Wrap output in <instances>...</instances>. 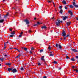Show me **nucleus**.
<instances>
[{
    "instance_id": "1",
    "label": "nucleus",
    "mask_w": 78,
    "mask_h": 78,
    "mask_svg": "<svg viewBox=\"0 0 78 78\" xmlns=\"http://www.w3.org/2000/svg\"><path fill=\"white\" fill-rule=\"evenodd\" d=\"M62 36L63 37V39L64 40H65V39H66V37H66V34L65 32V31L64 30H63V32H62Z\"/></svg>"
},
{
    "instance_id": "2",
    "label": "nucleus",
    "mask_w": 78,
    "mask_h": 78,
    "mask_svg": "<svg viewBox=\"0 0 78 78\" xmlns=\"http://www.w3.org/2000/svg\"><path fill=\"white\" fill-rule=\"evenodd\" d=\"M61 23H60V20L58 21V22H56V24L57 27H59Z\"/></svg>"
},
{
    "instance_id": "3",
    "label": "nucleus",
    "mask_w": 78,
    "mask_h": 78,
    "mask_svg": "<svg viewBox=\"0 0 78 78\" xmlns=\"http://www.w3.org/2000/svg\"><path fill=\"white\" fill-rule=\"evenodd\" d=\"M24 22H26V24L27 25H28L30 23V22H29V21L27 20H24Z\"/></svg>"
},
{
    "instance_id": "4",
    "label": "nucleus",
    "mask_w": 78,
    "mask_h": 78,
    "mask_svg": "<svg viewBox=\"0 0 78 78\" xmlns=\"http://www.w3.org/2000/svg\"><path fill=\"white\" fill-rule=\"evenodd\" d=\"M12 72H13V73H16V72H17V69H12Z\"/></svg>"
},
{
    "instance_id": "5",
    "label": "nucleus",
    "mask_w": 78,
    "mask_h": 78,
    "mask_svg": "<svg viewBox=\"0 0 78 78\" xmlns=\"http://www.w3.org/2000/svg\"><path fill=\"white\" fill-rule=\"evenodd\" d=\"M68 12L69 14H70L71 16L73 15V13H72V12L71 11L69 10L68 11Z\"/></svg>"
},
{
    "instance_id": "6",
    "label": "nucleus",
    "mask_w": 78,
    "mask_h": 78,
    "mask_svg": "<svg viewBox=\"0 0 78 78\" xmlns=\"http://www.w3.org/2000/svg\"><path fill=\"white\" fill-rule=\"evenodd\" d=\"M71 50L74 52H78V50L75 49H71Z\"/></svg>"
},
{
    "instance_id": "7",
    "label": "nucleus",
    "mask_w": 78,
    "mask_h": 78,
    "mask_svg": "<svg viewBox=\"0 0 78 78\" xmlns=\"http://www.w3.org/2000/svg\"><path fill=\"white\" fill-rule=\"evenodd\" d=\"M44 56H43L41 57V59L42 60V61H44V62H45V59H44Z\"/></svg>"
},
{
    "instance_id": "8",
    "label": "nucleus",
    "mask_w": 78,
    "mask_h": 78,
    "mask_svg": "<svg viewBox=\"0 0 78 78\" xmlns=\"http://www.w3.org/2000/svg\"><path fill=\"white\" fill-rule=\"evenodd\" d=\"M63 20H66V19L67 18H68V16H65V17L63 16Z\"/></svg>"
},
{
    "instance_id": "9",
    "label": "nucleus",
    "mask_w": 78,
    "mask_h": 78,
    "mask_svg": "<svg viewBox=\"0 0 78 78\" xmlns=\"http://www.w3.org/2000/svg\"><path fill=\"white\" fill-rule=\"evenodd\" d=\"M5 64L7 66H11V63H5Z\"/></svg>"
},
{
    "instance_id": "10",
    "label": "nucleus",
    "mask_w": 78,
    "mask_h": 78,
    "mask_svg": "<svg viewBox=\"0 0 78 78\" xmlns=\"http://www.w3.org/2000/svg\"><path fill=\"white\" fill-rule=\"evenodd\" d=\"M41 28L42 29H46V28H47V27H46V26H44L41 27Z\"/></svg>"
},
{
    "instance_id": "11",
    "label": "nucleus",
    "mask_w": 78,
    "mask_h": 78,
    "mask_svg": "<svg viewBox=\"0 0 78 78\" xmlns=\"http://www.w3.org/2000/svg\"><path fill=\"white\" fill-rule=\"evenodd\" d=\"M9 15V13L8 12H7L6 15L4 16V18H6Z\"/></svg>"
},
{
    "instance_id": "12",
    "label": "nucleus",
    "mask_w": 78,
    "mask_h": 78,
    "mask_svg": "<svg viewBox=\"0 0 78 78\" xmlns=\"http://www.w3.org/2000/svg\"><path fill=\"white\" fill-rule=\"evenodd\" d=\"M12 68H9L8 69V71H9V72H10V71H11V70H12Z\"/></svg>"
},
{
    "instance_id": "13",
    "label": "nucleus",
    "mask_w": 78,
    "mask_h": 78,
    "mask_svg": "<svg viewBox=\"0 0 78 78\" xmlns=\"http://www.w3.org/2000/svg\"><path fill=\"white\" fill-rule=\"evenodd\" d=\"M4 22V19H2L0 20V23H3Z\"/></svg>"
},
{
    "instance_id": "14",
    "label": "nucleus",
    "mask_w": 78,
    "mask_h": 78,
    "mask_svg": "<svg viewBox=\"0 0 78 78\" xmlns=\"http://www.w3.org/2000/svg\"><path fill=\"white\" fill-rule=\"evenodd\" d=\"M62 3L63 4H65V5H66V4H67V3L66 2V1H65V0L63 1Z\"/></svg>"
},
{
    "instance_id": "15",
    "label": "nucleus",
    "mask_w": 78,
    "mask_h": 78,
    "mask_svg": "<svg viewBox=\"0 0 78 78\" xmlns=\"http://www.w3.org/2000/svg\"><path fill=\"white\" fill-rule=\"evenodd\" d=\"M66 24L67 26H69V25H70V22H67L66 23Z\"/></svg>"
},
{
    "instance_id": "16",
    "label": "nucleus",
    "mask_w": 78,
    "mask_h": 78,
    "mask_svg": "<svg viewBox=\"0 0 78 78\" xmlns=\"http://www.w3.org/2000/svg\"><path fill=\"white\" fill-rule=\"evenodd\" d=\"M63 11L62 9H61L60 10V13L61 14H62V12H63Z\"/></svg>"
},
{
    "instance_id": "17",
    "label": "nucleus",
    "mask_w": 78,
    "mask_h": 78,
    "mask_svg": "<svg viewBox=\"0 0 78 78\" xmlns=\"http://www.w3.org/2000/svg\"><path fill=\"white\" fill-rule=\"evenodd\" d=\"M58 45L59 48H62V47L61 46V45H60V44H59Z\"/></svg>"
},
{
    "instance_id": "18",
    "label": "nucleus",
    "mask_w": 78,
    "mask_h": 78,
    "mask_svg": "<svg viewBox=\"0 0 78 78\" xmlns=\"http://www.w3.org/2000/svg\"><path fill=\"white\" fill-rule=\"evenodd\" d=\"M73 6L72 5H69V7L70 8H71L73 9Z\"/></svg>"
},
{
    "instance_id": "19",
    "label": "nucleus",
    "mask_w": 78,
    "mask_h": 78,
    "mask_svg": "<svg viewBox=\"0 0 78 78\" xmlns=\"http://www.w3.org/2000/svg\"><path fill=\"white\" fill-rule=\"evenodd\" d=\"M4 60V58H0V60L1 61H3Z\"/></svg>"
},
{
    "instance_id": "20",
    "label": "nucleus",
    "mask_w": 78,
    "mask_h": 78,
    "mask_svg": "<svg viewBox=\"0 0 78 78\" xmlns=\"http://www.w3.org/2000/svg\"><path fill=\"white\" fill-rule=\"evenodd\" d=\"M37 24L38 25H40V24H42V23L41 22H38L37 23Z\"/></svg>"
},
{
    "instance_id": "21",
    "label": "nucleus",
    "mask_w": 78,
    "mask_h": 78,
    "mask_svg": "<svg viewBox=\"0 0 78 78\" xmlns=\"http://www.w3.org/2000/svg\"><path fill=\"white\" fill-rule=\"evenodd\" d=\"M74 71H75L77 73H78V70H77L76 69H74Z\"/></svg>"
},
{
    "instance_id": "22",
    "label": "nucleus",
    "mask_w": 78,
    "mask_h": 78,
    "mask_svg": "<svg viewBox=\"0 0 78 78\" xmlns=\"http://www.w3.org/2000/svg\"><path fill=\"white\" fill-rule=\"evenodd\" d=\"M71 61H75V59H74V58H71Z\"/></svg>"
},
{
    "instance_id": "23",
    "label": "nucleus",
    "mask_w": 78,
    "mask_h": 78,
    "mask_svg": "<svg viewBox=\"0 0 78 78\" xmlns=\"http://www.w3.org/2000/svg\"><path fill=\"white\" fill-rule=\"evenodd\" d=\"M73 6H74V5H76V3H75V2H73Z\"/></svg>"
},
{
    "instance_id": "24",
    "label": "nucleus",
    "mask_w": 78,
    "mask_h": 78,
    "mask_svg": "<svg viewBox=\"0 0 78 78\" xmlns=\"http://www.w3.org/2000/svg\"><path fill=\"white\" fill-rule=\"evenodd\" d=\"M74 6L75 8H78V5H76V4Z\"/></svg>"
},
{
    "instance_id": "25",
    "label": "nucleus",
    "mask_w": 78,
    "mask_h": 78,
    "mask_svg": "<svg viewBox=\"0 0 78 78\" xmlns=\"http://www.w3.org/2000/svg\"><path fill=\"white\" fill-rule=\"evenodd\" d=\"M15 31H14L13 32L11 33V34H15L14 33Z\"/></svg>"
},
{
    "instance_id": "26",
    "label": "nucleus",
    "mask_w": 78,
    "mask_h": 78,
    "mask_svg": "<svg viewBox=\"0 0 78 78\" xmlns=\"http://www.w3.org/2000/svg\"><path fill=\"white\" fill-rule=\"evenodd\" d=\"M53 54H50L49 55V56H53Z\"/></svg>"
},
{
    "instance_id": "27",
    "label": "nucleus",
    "mask_w": 78,
    "mask_h": 78,
    "mask_svg": "<svg viewBox=\"0 0 78 78\" xmlns=\"http://www.w3.org/2000/svg\"><path fill=\"white\" fill-rule=\"evenodd\" d=\"M20 54H19L18 56H17L16 58H19V57H20Z\"/></svg>"
},
{
    "instance_id": "28",
    "label": "nucleus",
    "mask_w": 78,
    "mask_h": 78,
    "mask_svg": "<svg viewBox=\"0 0 78 78\" xmlns=\"http://www.w3.org/2000/svg\"><path fill=\"white\" fill-rule=\"evenodd\" d=\"M43 51L42 49H41L40 50V53H42V52H43Z\"/></svg>"
},
{
    "instance_id": "29",
    "label": "nucleus",
    "mask_w": 78,
    "mask_h": 78,
    "mask_svg": "<svg viewBox=\"0 0 78 78\" xmlns=\"http://www.w3.org/2000/svg\"><path fill=\"white\" fill-rule=\"evenodd\" d=\"M53 63L54 64H57L58 63V62L56 61H54L53 62Z\"/></svg>"
},
{
    "instance_id": "30",
    "label": "nucleus",
    "mask_w": 78,
    "mask_h": 78,
    "mask_svg": "<svg viewBox=\"0 0 78 78\" xmlns=\"http://www.w3.org/2000/svg\"><path fill=\"white\" fill-rule=\"evenodd\" d=\"M24 50L25 51H27V48H24Z\"/></svg>"
},
{
    "instance_id": "31",
    "label": "nucleus",
    "mask_w": 78,
    "mask_h": 78,
    "mask_svg": "<svg viewBox=\"0 0 78 78\" xmlns=\"http://www.w3.org/2000/svg\"><path fill=\"white\" fill-rule=\"evenodd\" d=\"M56 47L58 48V44H56L55 45Z\"/></svg>"
},
{
    "instance_id": "32",
    "label": "nucleus",
    "mask_w": 78,
    "mask_h": 78,
    "mask_svg": "<svg viewBox=\"0 0 78 78\" xmlns=\"http://www.w3.org/2000/svg\"><path fill=\"white\" fill-rule=\"evenodd\" d=\"M13 36H14V35H10V37H12Z\"/></svg>"
},
{
    "instance_id": "33",
    "label": "nucleus",
    "mask_w": 78,
    "mask_h": 78,
    "mask_svg": "<svg viewBox=\"0 0 78 78\" xmlns=\"http://www.w3.org/2000/svg\"><path fill=\"white\" fill-rule=\"evenodd\" d=\"M59 9H61L62 8V6H59Z\"/></svg>"
},
{
    "instance_id": "34",
    "label": "nucleus",
    "mask_w": 78,
    "mask_h": 78,
    "mask_svg": "<svg viewBox=\"0 0 78 78\" xmlns=\"http://www.w3.org/2000/svg\"><path fill=\"white\" fill-rule=\"evenodd\" d=\"M23 32H21L20 33V34L21 35H22V34H23Z\"/></svg>"
},
{
    "instance_id": "35",
    "label": "nucleus",
    "mask_w": 78,
    "mask_h": 78,
    "mask_svg": "<svg viewBox=\"0 0 78 78\" xmlns=\"http://www.w3.org/2000/svg\"><path fill=\"white\" fill-rule=\"evenodd\" d=\"M50 54H53V52L52 51V52H50Z\"/></svg>"
},
{
    "instance_id": "36",
    "label": "nucleus",
    "mask_w": 78,
    "mask_h": 78,
    "mask_svg": "<svg viewBox=\"0 0 78 78\" xmlns=\"http://www.w3.org/2000/svg\"><path fill=\"white\" fill-rule=\"evenodd\" d=\"M21 70H24V69H23V67L21 68Z\"/></svg>"
},
{
    "instance_id": "37",
    "label": "nucleus",
    "mask_w": 78,
    "mask_h": 78,
    "mask_svg": "<svg viewBox=\"0 0 78 78\" xmlns=\"http://www.w3.org/2000/svg\"><path fill=\"white\" fill-rule=\"evenodd\" d=\"M9 31H12V29H10V28H9Z\"/></svg>"
},
{
    "instance_id": "38",
    "label": "nucleus",
    "mask_w": 78,
    "mask_h": 78,
    "mask_svg": "<svg viewBox=\"0 0 78 78\" xmlns=\"http://www.w3.org/2000/svg\"><path fill=\"white\" fill-rule=\"evenodd\" d=\"M65 9H67V7L66 6H65Z\"/></svg>"
},
{
    "instance_id": "39",
    "label": "nucleus",
    "mask_w": 78,
    "mask_h": 78,
    "mask_svg": "<svg viewBox=\"0 0 78 78\" xmlns=\"http://www.w3.org/2000/svg\"><path fill=\"white\" fill-rule=\"evenodd\" d=\"M66 59H69V57H68V56L67 55H66Z\"/></svg>"
},
{
    "instance_id": "40",
    "label": "nucleus",
    "mask_w": 78,
    "mask_h": 78,
    "mask_svg": "<svg viewBox=\"0 0 78 78\" xmlns=\"http://www.w3.org/2000/svg\"><path fill=\"white\" fill-rule=\"evenodd\" d=\"M34 48H33V47H32L31 48V50H34Z\"/></svg>"
},
{
    "instance_id": "41",
    "label": "nucleus",
    "mask_w": 78,
    "mask_h": 78,
    "mask_svg": "<svg viewBox=\"0 0 78 78\" xmlns=\"http://www.w3.org/2000/svg\"><path fill=\"white\" fill-rule=\"evenodd\" d=\"M72 68L73 69H75V66H72Z\"/></svg>"
},
{
    "instance_id": "42",
    "label": "nucleus",
    "mask_w": 78,
    "mask_h": 78,
    "mask_svg": "<svg viewBox=\"0 0 78 78\" xmlns=\"http://www.w3.org/2000/svg\"><path fill=\"white\" fill-rule=\"evenodd\" d=\"M19 37H22V35H19Z\"/></svg>"
},
{
    "instance_id": "43",
    "label": "nucleus",
    "mask_w": 78,
    "mask_h": 78,
    "mask_svg": "<svg viewBox=\"0 0 78 78\" xmlns=\"http://www.w3.org/2000/svg\"><path fill=\"white\" fill-rule=\"evenodd\" d=\"M48 49H49V50H51V48H50V47H48Z\"/></svg>"
},
{
    "instance_id": "44",
    "label": "nucleus",
    "mask_w": 78,
    "mask_h": 78,
    "mask_svg": "<svg viewBox=\"0 0 78 78\" xmlns=\"http://www.w3.org/2000/svg\"><path fill=\"white\" fill-rule=\"evenodd\" d=\"M38 66H40L41 65V63H38Z\"/></svg>"
},
{
    "instance_id": "45",
    "label": "nucleus",
    "mask_w": 78,
    "mask_h": 78,
    "mask_svg": "<svg viewBox=\"0 0 78 78\" xmlns=\"http://www.w3.org/2000/svg\"><path fill=\"white\" fill-rule=\"evenodd\" d=\"M70 35H67L66 36V37H69V36Z\"/></svg>"
},
{
    "instance_id": "46",
    "label": "nucleus",
    "mask_w": 78,
    "mask_h": 78,
    "mask_svg": "<svg viewBox=\"0 0 78 78\" xmlns=\"http://www.w3.org/2000/svg\"><path fill=\"white\" fill-rule=\"evenodd\" d=\"M29 33H31V31L30 30H29Z\"/></svg>"
},
{
    "instance_id": "47",
    "label": "nucleus",
    "mask_w": 78,
    "mask_h": 78,
    "mask_svg": "<svg viewBox=\"0 0 78 78\" xmlns=\"http://www.w3.org/2000/svg\"><path fill=\"white\" fill-rule=\"evenodd\" d=\"M37 24H35L33 26H34V27H35V26H37Z\"/></svg>"
},
{
    "instance_id": "48",
    "label": "nucleus",
    "mask_w": 78,
    "mask_h": 78,
    "mask_svg": "<svg viewBox=\"0 0 78 78\" xmlns=\"http://www.w3.org/2000/svg\"><path fill=\"white\" fill-rule=\"evenodd\" d=\"M6 42L4 43V45H5V46H6Z\"/></svg>"
},
{
    "instance_id": "49",
    "label": "nucleus",
    "mask_w": 78,
    "mask_h": 78,
    "mask_svg": "<svg viewBox=\"0 0 78 78\" xmlns=\"http://www.w3.org/2000/svg\"><path fill=\"white\" fill-rule=\"evenodd\" d=\"M14 48V49H15V50H17V48Z\"/></svg>"
},
{
    "instance_id": "50",
    "label": "nucleus",
    "mask_w": 78,
    "mask_h": 78,
    "mask_svg": "<svg viewBox=\"0 0 78 78\" xmlns=\"http://www.w3.org/2000/svg\"><path fill=\"white\" fill-rule=\"evenodd\" d=\"M76 58L77 59H78V56H76Z\"/></svg>"
},
{
    "instance_id": "51",
    "label": "nucleus",
    "mask_w": 78,
    "mask_h": 78,
    "mask_svg": "<svg viewBox=\"0 0 78 78\" xmlns=\"http://www.w3.org/2000/svg\"><path fill=\"white\" fill-rule=\"evenodd\" d=\"M17 51H18V52H19V53H20V51H19V49H17Z\"/></svg>"
},
{
    "instance_id": "52",
    "label": "nucleus",
    "mask_w": 78,
    "mask_h": 78,
    "mask_svg": "<svg viewBox=\"0 0 78 78\" xmlns=\"http://www.w3.org/2000/svg\"><path fill=\"white\" fill-rule=\"evenodd\" d=\"M30 54H32V52H31V51H30Z\"/></svg>"
},
{
    "instance_id": "53",
    "label": "nucleus",
    "mask_w": 78,
    "mask_h": 78,
    "mask_svg": "<svg viewBox=\"0 0 78 78\" xmlns=\"http://www.w3.org/2000/svg\"><path fill=\"white\" fill-rule=\"evenodd\" d=\"M51 2V1H49L48 2V3H50Z\"/></svg>"
},
{
    "instance_id": "54",
    "label": "nucleus",
    "mask_w": 78,
    "mask_h": 78,
    "mask_svg": "<svg viewBox=\"0 0 78 78\" xmlns=\"http://www.w3.org/2000/svg\"><path fill=\"white\" fill-rule=\"evenodd\" d=\"M76 68H77L76 66H74V68L76 69Z\"/></svg>"
},
{
    "instance_id": "55",
    "label": "nucleus",
    "mask_w": 78,
    "mask_h": 78,
    "mask_svg": "<svg viewBox=\"0 0 78 78\" xmlns=\"http://www.w3.org/2000/svg\"><path fill=\"white\" fill-rule=\"evenodd\" d=\"M76 20H78V17L76 18Z\"/></svg>"
},
{
    "instance_id": "56",
    "label": "nucleus",
    "mask_w": 78,
    "mask_h": 78,
    "mask_svg": "<svg viewBox=\"0 0 78 78\" xmlns=\"http://www.w3.org/2000/svg\"><path fill=\"white\" fill-rule=\"evenodd\" d=\"M43 78H47V77H46V76H45L43 77Z\"/></svg>"
},
{
    "instance_id": "57",
    "label": "nucleus",
    "mask_w": 78,
    "mask_h": 78,
    "mask_svg": "<svg viewBox=\"0 0 78 78\" xmlns=\"http://www.w3.org/2000/svg\"><path fill=\"white\" fill-rule=\"evenodd\" d=\"M61 68H59L58 69V70H61Z\"/></svg>"
},
{
    "instance_id": "58",
    "label": "nucleus",
    "mask_w": 78,
    "mask_h": 78,
    "mask_svg": "<svg viewBox=\"0 0 78 78\" xmlns=\"http://www.w3.org/2000/svg\"><path fill=\"white\" fill-rule=\"evenodd\" d=\"M5 56H7V55H4Z\"/></svg>"
},
{
    "instance_id": "59",
    "label": "nucleus",
    "mask_w": 78,
    "mask_h": 78,
    "mask_svg": "<svg viewBox=\"0 0 78 78\" xmlns=\"http://www.w3.org/2000/svg\"><path fill=\"white\" fill-rule=\"evenodd\" d=\"M6 44H7V43H9V42L8 41H7V42H5Z\"/></svg>"
},
{
    "instance_id": "60",
    "label": "nucleus",
    "mask_w": 78,
    "mask_h": 78,
    "mask_svg": "<svg viewBox=\"0 0 78 78\" xmlns=\"http://www.w3.org/2000/svg\"><path fill=\"white\" fill-rule=\"evenodd\" d=\"M54 18V17H53L51 18V19H53Z\"/></svg>"
},
{
    "instance_id": "61",
    "label": "nucleus",
    "mask_w": 78,
    "mask_h": 78,
    "mask_svg": "<svg viewBox=\"0 0 78 78\" xmlns=\"http://www.w3.org/2000/svg\"><path fill=\"white\" fill-rule=\"evenodd\" d=\"M34 20H36V18H34Z\"/></svg>"
},
{
    "instance_id": "62",
    "label": "nucleus",
    "mask_w": 78,
    "mask_h": 78,
    "mask_svg": "<svg viewBox=\"0 0 78 78\" xmlns=\"http://www.w3.org/2000/svg\"><path fill=\"white\" fill-rule=\"evenodd\" d=\"M5 48H6V47H5L4 48V49H5Z\"/></svg>"
},
{
    "instance_id": "63",
    "label": "nucleus",
    "mask_w": 78,
    "mask_h": 78,
    "mask_svg": "<svg viewBox=\"0 0 78 78\" xmlns=\"http://www.w3.org/2000/svg\"><path fill=\"white\" fill-rule=\"evenodd\" d=\"M53 4L54 5V6H55V3H53Z\"/></svg>"
},
{
    "instance_id": "64",
    "label": "nucleus",
    "mask_w": 78,
    "mask_h": 78,
    "mask_svg": "<svg viewBox=\"0 0 78 78\" xmlns=\"http://www.w3.org/2000/svg\"><path fill=\"white\" fill-rule=\"evenodd\" d=\"M60 22L61 23H62V21H61Z\"/></svg>"
}]
</instances>
